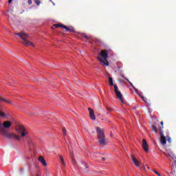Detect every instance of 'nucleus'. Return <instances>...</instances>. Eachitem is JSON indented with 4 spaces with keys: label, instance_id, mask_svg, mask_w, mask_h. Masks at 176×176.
Returning a JSON list of instances; mask_svg holds the SVG:
<instances>
[{
    "label": "nucleus",
    "instance_id": "f257e3e1",
    "mask_svg": "<svg viewBox=\"0 0 176 176\" xmlns=\"http://www.w3.org/2000/svg\"><path fill=\"white\" fill-rule=\"evenodd\" d=\"M10 126H12V122H10V121H5L3 123V126L2 125H0V134H2V135L6 137L7 138H11L12 140H16V141H20V140H21L20 136L14 133H10L6 129H9Z\"/></svg>",
    "mask_w": 176,
    "mask_h": 176
},
{
    "label": "nucleus",
    "instance_id": "f03ea898",
    "mask_svg": "<svg viewBox=\"0 0 176 176\" xmlns=\"http://www.w3.org/2000/svg\"><path fill=\"white\" fill-rule=\"evenodd\" d=\"M14 35H16L17 36H19L21 39L23 40L22 43L25 45V46H34V43H32L31 41H28V38H30V35L28 34L21 32L19 33H14Z\"/></svg>",
    "mask_w": 176,
    "mask_h": 176
},
{
    "label": "nucleus",
    "instance_id": "7ed1b4c3",
    "mask_svg": "<svg viewBox=\"0 0 176 176\" xmlns=\"http://www.w3.org/2000/svg\"><path fill=\"white\" fill-rule=\"evenodd\" d=\"M108 51L107 50H102L100 53V57H98V60L102 65H109V62H108Z\"/></svg>",
    "mask_w": 176,
    "mask_h": 176
},
{
    "label": "nucleus",
    "instance_id": "20e7f679",
    "mask_svg": "<svg viewBox=\"0 0 176 176\" xmlns=\"http://www.w3.org/2000/svg\"><path fill=\"white\" fill-rule=\"evenodd\" d=\"M96 133L98 134V140L100 145H107V141H105V135L104 134V130H102L100 127H97Z\"/></svg>",
    "mask_w": 176,
    "mask_h": 176
},
{
    "label": "nucleus",
    "instance_id": "39448f33",
    "mask_svg": "<svg viewBox=\"0 0 176 176\" xmlns=\"http://www.w3.org/2000/svg\"><path fill=\"white\" fill-rule=\"evenodd\" d=\"M16 131L21 134V137H25L28 135V132L23 125H18L16 126Z\"/></svg>",
    "mask_w": 176,
    "mask_h": 176
},
{
    "label": "nucleus",
    "instance_id": "423d86ee",
    "mask_svg": "<svg viewBox=\"0 0 176 176\" xmlns=\"http://www.w3.org/2000/svg\"><path fill=\"white\" fill-rule=\"evenodd\" d=\"M114 91L116 95V97L122 103L124 104V99L123 98V95L122 94V92L119 91V88L118 87V85H114Z\"/></svg>",
    "mask_w": 176,
    "mask_h": 176
},
{
    "label": "nucleus",
    "instance_id": "0eeeda50",
    "mask_svg": "<svg viewBox=\"0 0 176 176\" xmlns=\"http://www.w3.org/2000/svg\"><path fill=\"white\" fill-rule=\"evenodd\" d=\"M161 124L162 126H160V142L162 145H166V136H164V133H163V130L162 129H164L163 127V124H164V122L163 121H162L161 122Z\"/></svg>",
    "mask_w": 176,
    "mask_h": 176
},
{
    "label": "nucleus",
    "instance_id": "6e6552de",
    "mask_svg": "<svg viewBox=\"0 0 176 176\" xmlns=\"http://www.w3.org/2000/svg\"><path fill=\"white\" fill-rule=\"evenodd\" d=\"M165 156H166V157H168L170 162V163H172V166H176V157L174 155V153H173L172 152L168 153L165 154Z\"/></svg>",
    "mask_w": 176,
    "mask_h": 176
},
{
    "label": "nucleus",
    "instance_id": "1a4fd4ad",
    "mask_svg": "<svg viewBox=\"0 0 176 176\" xmlns=\"http://www.w3.org/2000/svg\"><path fill=\"white\" fill-rule=\"evenodd\" d=\"M54 27L56 28H58L59 27H61L62 28H64L68 32H75V29L74 28H69L67 26H65L63 24H55L54 25Z\"/></svg>",
    "mask_w": 176,
    "mask_h": 176
},
{
    "label": "nucleus",
    "instance_id": "9d476101",
    "mask_svg": "<svg viewBox=\"0 0 176 176\" xmlns=\"http://www.w3.org/2000/svg\"><path fill=\"white\" fill-rule=\"evenodd\" d=\"M142 146L144 151H146V153L149 152V145H148V143L146 142V140L145 139L142 140Z\"/></svg>",
    "mask_w": 176,
    "mask_h": 176
},
{
    "label": "nucleus",
    "instance_id": "9b49d317",
    "mask_svg": "<svg viewBox=\"0 0 176 176\" xmlns=\"http://www.w3.org/2000/svg\"><path fill=\"white\" fill-rule=\"evenodd\" d=\"M0 102H6V104H13V102L10 100L7 99L5 96L0 97Z\"/></svg>",
    "mask_w": 176,
    "mask_h": 176
},
{
    "label": "nucleus",
    "instance_id": "f8f14e48",
    "mask_svg": "<svg viewBox=\"0 0 176 176\" xmlns=\"http://www.w3.org/2000/svg\"><path fill=\"white\" fill-rule=\"evenodd\" d=\"M88 111L89 112V118L92 120H96V116L94 115V110H93L91 108H89Z\"/></svg>",
    "mask_w": 176,
    "mask_h": 176
},
{
    "label": "nucleus",
    "instance_id": "ddd939ff",
    "mask_svg": "<svg viewBox=\"0 0 176 176\" xmlns=\"http://www.w3.org/2000/svg\"><path fill=\"white\" fill-rule=\"evenodd\" d=\"M38 162H41V163L43 164V166H44L45 167H46V166H47V164L46 163V160H45V158L43 156H40L38 157Z\"/></svg>",
    "mask_w": 176,
    "mask_h": 176
},
{
    "label": "nucleus",
    "instance_id": "4468645a",
    "mask_svg": "<svg viewBox=\"0 0 176 176\" xmlns=\"http://www.w3.org/2000/svg\"><path fill=\"white\" fill-rule=\"evenodd\" d=\"M131 160H132L133 163L135 164V166H136V167H140V162H138V160H137V158L134 157V156H132Z\"/></svg>",
    "mask_w": 176,
    "mask_h": 176
},
{
    "label": "nucleus",
    "instance_id": "2eb2a0df",
    "mask_svg": "<svg viewBox=\"0 0 176 176\" xmlns=\"http://www.w3.org/2000/svg\"><path fill=\"white\" fill-rule=\"evenodd\" d=\"M80 168L85 173H87V171H89V170H87V168H89V167L87 166V165L85 164L84 163L82 164Z\"/></svg>",
    "mask_w": 176,
    "mask_h": 176
},
{
    "label": "nucleus",
    "instance_id": "dca6fc26",
    "mask_svg": "<svg viewBox=\"0 0 176 176\" xmlns=\"http://www.w3.org/2000/svg\"><path fill=\"white\" fill-rule=\"evenodd\" d=\"M94 42H95L96 45H98L99 46H101L102 45V41H101L100 38H94Z\"/></svg>",
    "mask_w": 176,
    "mask_h": 176
},
{
    "label": "nucleus",
    "instance_id": "f3484780",
    "mask_svg": "<svg viewBox=\"0 0 176 176\" xmlns=\"http://www.w3.org/2000/svg\"><path fill=\"white\" fill-rule=\"evenodd\" d=\"M59 157L60 159L62 166H63V167H65V162L64 161V157L62 155H60Z\"/></svg>",
    "mask_w": 176,
    "mask_h": 176
},
{
    "label": "nucleus",
    "instance_id": "a211bd4d",
    "mask_svg": "<svg viewBox=\"0 0 176 176\" xmlns=\"http://www.w3.org/2000/svg\"><path fill=\"white\" fill-rule=\"evenodd\" d=\"M151 130L154 133H157V127H156V126H155V125L151 126Z\"/></svg>",
    "mask_w": 176,
    "mask_h": 176
},
{
    "label": "nucleus",
    "instance_id": "6ab92c4d",
    "mask_svg": "<svg viewBox=\"0 0 176 176\" xmlns=\"http://www.w3.org/2000/svg\"><path fill=\"white\" fill-rule=\"evenodd\" d=\"M109 83L110 86H113V79L112 77H109Z\"/></svg>",
    "mask_w": 176,
    "mask_h": 176
},
{
    "label": "nucleus",
    "instance_id": "aec40b11",
    "mask_svg": "<svg viewBox=\"0 0 176 176\" xmlns=\"http://www.w3.org/2000/svg\"><path fill=\"white\" fill-rule=\"evenodd\" d=\"M166 138H167V139H166V144H167V141L169 144H171V138H170V137H166ZM166 140H167V141H166Z\"/></svg>",
    "mask_w": 176,
    "mask_h": 176
},
{
    "label": "nucleus",
    "instance_id": "412c9836",
    "mask_svg": "<svg viewBox=\"0 0 176 176\" xmlns=\"http://www.w3.org/2000/svg\"><path fill=\"white\" fill-rule=\"evenodd\" d=\"M0 116L1 118H6V115L3 112L0 111Z\"/></svg>",
    "mask_w": 176,
    "mask_h": 176
},
{
    "label": "nucleus",
    "instance_id": "4be33fe9",
    "mask_svg": "<svg viewBox=\"0 0 176 176\" xmlns=\"http://www.w3.org/2000/svg\"><path fill=\"white\" fill-rule=\"evenodd\" d=\"M63 135H67V129H65V128H63Z\"/></svg>",
    "mask_w": 176,
    "mask_h": 176
},
{
    "label": "nucleus",
    "instance_id": "5701e85b",
    "mask_svg": "<svg viewBox=\"0 0 176 176\" xmlns=\"http://www.w3.org/2000/svg\"><path fill=\"white\" fill-rule=\"evenodd\" d=\"M34 2H35V3L36 4V5H41V1H39V0H34Z\"/></svg>",
    "mask_w": 176,
    "mask_h": 176
},
{
    "label": "nucleus",
    "instance_id": "b1692460",
    "mask_svg": "<svg viewBox=\"0 0 176 176\" xmlns=\"http://www.w3.org/2000/svg\"><path fill=\"white\" fill-rule=\"evenodd\" d=\"M73 164H76V161L75 160V158L74 157H72Z\"/></svg>",
    "mask_w": 176,
    "mask_h": 176
},
{
    "label": "nucleus",
    "instance_id": "393cba45",
    "mask_svg": "<svg viewBox=\"0 0 176 176\" xmlns=\"http://www.w3.org/2000/svg\"><path fill=\"white\" fill-rule=\"evenodd\" d=\"M154 173L158 176H162V175H160V173H159V172H157L156 170H154Z\"/></svg>",
    "mask_w": 176,
    "mask_h": 176
},
{
    "label": "nucleus",
    "instance_id": "a878e982",
    "mask_svg": "<svg viewBox=\"0 0 176 176\" xmlns=\"http://www.w3.org/2000/svg\"><path fill=\"white\" fill-rule=\"evenodd\" d=\"M28 3L29 5H32V0H28Z\"/></svg>",
    "mask_w": 176,
    "mask_h": 176
},
{
    "label": "nucleus",
    "instance_id": "bb28decb",
    "mask_svg": "<svg viewBox=\"0 0 176 176\" xmlns=\"http://www.w3.org/2000/svg\"><path fill=\"white\" fill-rule=\"evenodd\" d=\"M107 111H109V112H111V111H112V109H111V107H107Z\"/></svg>",
    "mask_w": 176,
    "mask_h": 176
},
{
    "label": "nucleus",
    "instance_id": "cd10ccee",
    "mask_svg": "<svg viewBox=\"0 0 176 176\" xmlns=\"http://www.w3.org/2000/svg\"><path fill=\"white\" fill-rule=\"evenodd\" d=\"M84 38H86L87 39H90V38L87 37V36H84Z\"/></svg>",
    "mask_w": 176,
    "mask_h": 176
},
{
    "label": "nucleus",
    "instance_id": "c85d7f7f",
    "mask_svg": "<svg viewBox=\"0 0 176 176\" xmlns=\"http://www.w3.org/2000/svg\"><path fill=\"white\" fill-rule=\"evenodd\" d=\"M102 160L103 162H105V157H102Z\"/></svg>",
    "mask_w": 176,
    "mask_h": 176
},
{
    "label": "nucleus",
    "instance_id": "c756f323",
    "mask_svg": "<svg viewBox=\"0 0 176 176\" xmlns=\"http://www.w3.org/2000/svg\"><path fill=\"white\" fill-rule=\"evenodd\" d=\"M12 1H13V0H9L8 3H12Z\"/></svg>",
    "mask_w": 176,
    "mask_h": 176
},
{
    "label": "nucleus",
    "instance_id": "7c9ffc66",
    "mask_svg": "<svg viewBox=\"0 0 176 176\" xmlns=\"http://www.w3.org/2000/svg\"><path fill=\"white\" fill-rule=\"evenodd\" d=\"M145 167H146L149 170V166L148 165H146Z\"/></svg>",
    "mask_w": 176,
    "mask_h": 176
}]
</instances>
